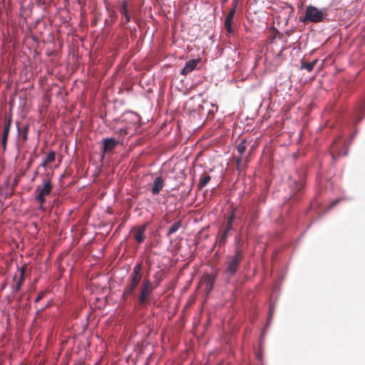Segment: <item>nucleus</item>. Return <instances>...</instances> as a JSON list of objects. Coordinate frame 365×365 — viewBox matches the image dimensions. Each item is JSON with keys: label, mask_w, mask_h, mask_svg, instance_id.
Instances as JSON below:
<instances>
[{"label": "nucleus", "mask_w": 365, "mask_h": 365, "mask_svg": "<svg viewBox=\"0 0 365 365\" xmlns=\"http://www.w3.org/2000/svg\"><path fill=\"white\" fill-rule=\"evenodd\" d=\"M186 112L194 118L197 115L199 118H202L205 115L204 112L203 101L200 98L196 99L191 98L187 103Z\"/></svg>", "instance_id": "39448f33"}, {"label": "nucleus", "mask_w": 365, "mask_h": 365, "mask_svg": "<svg viewBox=\"0 0 365 365\" xmlns=\"http://www.w3.org/2000/svg\"><path fill=\"white\" fill-rule=\"evenodd\" d=\"M142 270V262H137L133 269V272H131V275L133 276H138L142 277L140 272Z\"/></svg>", "instance_id": "412c9836"}, {"label": "nucleus", "mask_w": 365, "mask_h": 365, "mask_svg": "<svg viewBox=\"0 0 365 365\" xmlns=\"http://www.w3.org/2000/svg\"><path fill=\"white\" fill-rule=\"evenodd\" d=\"M22 283H23V281H21V279H19L14 285L11 286V294H16L20 290Z\"/></svg>", "instance_id": "b1692460"}, {"label": "nucleus", "mask_w": 365, "mask_h": 365, "mask_svg": "<svg viewBox=\"0 0 365 365\" xmlns=\"http://www.w3.org/2000/svg\"><path fill=\"white\" fill-rule=\"evenodd\" d=\"M128 4L126 1H123L122 4V7L120 9V12L122 15L125 16L126 22L130 21V16L128 14V11L127 9Z\"/></svg>", "instance_id": "6ab92c4d"}, {"label": "nucleus", "mask_w": 365, "mask_h": 365, "mask_svg": "<svg viewBox=\"0 0 365 365\" xmlns=\"http://www.w3.org/2000/svg\"><path fill=\"white\" fill-rule=\"evenodd\" d=\"M6 287V282H4L1 284L0 289H1V290H2V289H4Z\"/></svg>", "instance_id": "49530a36"}, {"label": "nucleus", "mask_w": 365, "mask_h": 365, "mask_svg": "<svg viewBox=\"0 0 365 365\" xmlns=\"http://www.w3.org/2000/svg\"><path fill=\"white\" fill-rule=\"evenodd\" d=\"M11 118H9L5 120V123L4 124V129H3V133L2 137L8 138L10 128H11Z\"/></svg>", "instance_id": "f3484780"}, {"label": "nucleus", "mask_w": 365, "mask_h": 365, "mask_svg": "<svg viewBox=\"0 0 365 365\" xmlns=\"http://www.w3.org/2000/svg\"><path fill=\"white\" fill-rule=\"evenodd\" d=\"M28 131H29V126L28 125L24 126L23 133H22V138H23L24 141L26 140L28 138Z\"/></svg>", "instance_id": "cd10ccee"}, {"label": "nucleus", "mask_w": 365, "mask_h": 365, "mask_svg": "<svg viewBox=\"0 0 365 365\" xmlns=\"http://www.w3.org/2000/svg\"><path fill=\"white\" fill-rule=\"evenodd\" d=\"M341 200L340 198H337L336 200H334L331 203V205L330 207H332L334 206H335L339 201Z\"/></svg>", "instance_id": "a19ab883"}, {"label": "nucleus", "mask_w": 365, "mask_h": 365, "mask_svg": "<svg viewBox=\"0 0 365 365\" xmlns=\"http://www.w3.org/2000/svg\"><path fill=\"white\" fill-rule=\"evenodd\" d=\"M225 230H227L229 231H231L234 229L233 227V222H227L226 227L225 228Z\"/></svg>", "instance_id": "473e14b6"}, {"label": "nucleus", "mask_w": 365, "mask_h": 365, "mask_svg": "<svg viewBox=\"0 0 365 365\" xmlns=\"http://www.w3.org/2000/svg\"><path fill=\"white\" fill-rule=\"evenodd\" d=\"M247 145L246 141L245 140H242L237 146V153L242 156L245 150H246Z\"/></svg>", "instance_id": "5701e85b"}, {"label": "nucleus", "mask_w": 365, "mask_h": 365, "mask_svg": "<svg viewBox=\"0 0 365 365\" xmlns=\"http://www.w3.org/2000/svg\"><path fill=\"white\" fill-rule=\"evenodd\" d=\"M38 175V170H35V172L34 173V176L31 178V181L34 182L35 180V178L37 177Z\"/></svg>", "instance_id": "79ce46f5"}, {"label": "nucleus", "mask_w": 365, "mask_h": 365, "mask_svg": "<svg viewBox=\"0 0 365 365\" xmlns=\"http://www.w3.org/2000/svg\"><path fill=\"white\" fill-rule=\"evenodd\" d=\"M53 188L51 178L48 173L44 175L41 185H37L35 189V200L39 204L38 209L43 210V204L46 201L45 197L50 195Z\"/></svg>", "instance_id": "f257e3e1"}, {"label": "nucleus", "mask_w": 365, "mask_h": 365, "mask_svg": "<svg viewBox=\"0 0 365 365\" xmlns=\"http://www.w3.org/2000/svg\"><path fill=\"white\" fill-rule=\"evenodd\" d=\"M55 158H56L55 153L53 151H51L47 154V155L44 160H46V162L49 163L53 162L55 160Z\"/></svg>", "instance_id": "bb28decb"}, {"label": "nucleus", "mask_w": 365, "mask_h": 365, "mask_svg": "<svg viewBox=\"0 0 365 365\" xmlns=\"http://www.w3.org/2000/svg\"><path fill=\"white\" fill-rule=\"evenodd\" d=\"M36 4L37 6L42 8L45 5V1L42 0H36Z\"/></svg>", "instance_id": "c9c22d12"}, {"label": "nucleus", "mask_w": 365, "mask_h": 365, "mask_svg": "<svg viewBox=\"0 0 365 365\" xmlns=\"http://www.w3.org/2000/svg\"><path fill=\"white\" fill-rule=\"evenodd\" d=\"M211 177L209 175L203 174L200 176L199 180V183L197 185V187L199 190L202 189L204 187L207 185V184L210 181Z\"/></svg>", "instance_id": "2eb2a0df"}, {"label": "nucleus", "mask_w": 365, "mask_h": 365, "mask_svg": "<svg viewBox=\"0 0 365 365\" xmlns=\"http://www.w3.org/2000/svg\"><path fill=\"white\" fill-rule=\"evenodd\" d=\"M324 16L325 15L324 14L322 10L319 9L312 5H309L306 9L305 15L302 19V21L319 23L323 21Z\"/></svg>", "instance_id": "423d86ee"}, {"label": "nucleus", "mask_w": 365, "mask_h": 365, "mask_svg": "<svg viewBox=\"0 0 365 365\" xmlns=\"http://www.w3.org/2000/svg\"><path fill=\"white\" fill-rule=\"evenodd\" d=\"M102 147L101 150L104 153H108L112 152L115 147L120 144L119 140H117L115 138H103L102 139Z\"/></svg>", "instance_id": "6e6552de"}, {"label": "nucleus", "mask_w": 365, "mask_h": 365, "mask_svg": "<svg viewBox=\"0 0 365 365\" xmlns=\"http://www.w3.org/2000/svg\"><path fill=\"white\" fill-rule=\"evenodd\" d=\"M200 61V60L199 58L192 59L186 61L184 67L180 71V74L185 76L190 73L197 68V66Z\"/></svg>", "instance_id": "1a4fd4ad"}, {"label": "nucleus", "mask_w": 365, "mask_h": 365, "mask_svg": "<svg viewBox=\"0 0 365 365\" xmlns=\"http://www.w3.org/2000/svg\"><path fill=\"white\" fill-rule=\"evenodd\" d=\"M240 240L237 237H235V255L231 257L230 259L227 262V267L225 269V274L229 277H233L237 272L238 267L242 260V251L238 247Z\"/></svg>", "instance_id": "f03ea898"}, {"label": "nucleus", "mask_w": 365, "mask_h": 365, "mask_svg": "<svg viewBox=\"0 0 365 365\" xmlns=\"http://www.w3.org/2000/svg\"><path fill=\"white\" fill-rule=\"evenodd\" d=\"M215 276L212 274H205L204 275L205 287L209 292H210L212 289V287L215 282Z\"/></svg>", "instance_id": "ddd939ff"}, {"label": "nucleus", "mask_w": 365, "mask_h": 365, "mask_svg": "<svg viewBox=\"0 0 365 365\" xmlns=\"http://www.w3.org/2000/svg\"><path fill=\"white\" fill-rule=\"evenodd\" d=\"M235 219V210H232L230 213V216L227 218V222H233Z\"/></svg>", "instance_id": "2f4dec72"}, {"label": "nucleus", "mask_w": 365, "mask_h": 365, "mask_svg": "<svg viewBox=\"0 0 365 365\" xmlns=\"http://www.w3.org/2000/svg\"><path fill=\"white\" fill-rule=\"evenodd\" d=\"M356 133H353L351 136V139L354 138Z\"/></svg>", "instance_id": "09e8293b"}, {"label": "nucleus", "mask_w": 365, "mask_h": 365, "mask_svg": "<svg viewBox=\"0 0 365 365\" xmlns=\"http://www.w3.org/2000/svg\"><path fill=\"white\" fill-rule=\"evenodd\" d=\"M16 126H17V133H18V138L19 137L20 135V128L19 127V123H16Z\"/></svg>", "instance_id": "de8ad7c7"}, {"label": "nucleus", "mask_w": 365, "mask_h": 365, "mask_svg": "<svg viewBox=\"0 0 365 365\" xmlns=\"http://www.w3.org/2000/svg\"><path fill=\"white\" fill-rule=\"evenodd\" d=\"M141 279L142 277L129 275L121 296V299L125 303L131 302V299L135 295V289L140 284Z\"/></svg>", "instance_id": "20e7f679"}, {"label": "nucleus", "mask_w": 365, "mask_h": 365, "mask_svg": "<svg viewBox=\"0 0 365 365\" xmlns=\"http://www.w3.org/2000/svg\"><path fill=\"white\" fill-rule=\"evenodd\" d=\"M154 287L150 280L149 279H143L139 290V294L135 292L131 302H135L139 306L145 305Z\"/></svg>", "instance_id": "7ed1b4c3"}, {"label": "nucleus", "mask_w": 365, "mask_h": 365, "mask_svg": "<svg viewBox=\"0 0 365 365\" xmlns=\"http://www.w3.org/2000/svg\"><path fill=\"white\" fill-rule=\"evenodd\" d=\"M45 295V292L43 291H41L38 294L37 297L35 299L34 302L38 303Z\"/></svg>", "instance_id": "7c9ffc66"}, {"label": "nucleus", "mask_w": 365, "mask_h": 365, "mask_svg": "<svg viewBox=\"0 0 365 365\" xmlns=\"http://www.w3.org/2000/svg\"><path fill=\"white\" fill-rule=\"evenodd\" d=\"M118 133H119L120 135H126L127 132H126V128L125 127H123V128H120L118 130Z\"/></svg>", "instance_id": "e433bc0d"}, {"label": "nucleus", "mask_w": 365, "mask_h": 365, "mask_svg": "<svg viewBox=\"0 0 365 365\" xmlns=\"http://www.w3.org/2000/svg\"><path fill=\"white\" fill-rule=\"evenodd\" d=\"M272 314H271V313H269L268 314V317H267V327L269 326L271 320H272Z\"/></svg>", "instance_id": "ea45409f"}, {"label": "nucleus", "mask_w": 365, "mask_h": 365, "mask_svg": "<svg viewBox=\"0 0 365 365\" xmlns=\"http://www.w3.org/2000/svg\"><path fill=\"white\" fill-rule=\"evenodd\" d=\"M7 140H8V138L1 136V145H2L4 151H5L6 150Z\"/></svg>", "instance_id": "c85d7f7f"}, {"label": "nucleus", "mask_w": 365, "mask_h": 365, "mask_svg": "<svg viewBox=\"0 0 365 365\" xmlns=\"http://www.w3.org/2000/svg\"><path fill=\"white\" fill-rule=\"evenodd\" d=\"M230 231L225 229L222 231V234L218 238V243L220 247L223 246L226 243L227 237L230 235Z\"/></svg>", "instance_id": "dca6fc26"}, {"label": "nucleus", "mask_w": 365, "mask_h": 365, "mask_svg": "<svg viewBox=\"0 0 365 365\" xmlns=\"http://www.w3.org/2000/svg\"><path fill=\"white\" fill-rule=\"evenodd\" d=\"M237 6V1L235 0L233 1V7L229 11V13L227 14V17L230 18V19H234L235 14L236 13Z\"/></svg>", "instance_id": "a878e982"}, {"label": "nucleus", "mask_w": 365, "mask_h": 365, "mask_svg": "<svg viewBox=\"0 0 365 365\" xmlns=\"http://www.w3.org/2000/svg\"><path fill=\"white\" fill-rule=\"evenodd\" d=\"M317 62H318V59H314L312 61L308 62L305 59L303 58L301 60L299 69L300 70L305 69L308 72H311L312 71H313V69H314V66H316V64L317 63Z\"/></svg>", "instance_id": "f8f14e48"}, {"label": "nucleus", "mask_w": 365, "mask_h": 365, "mask_svg": "<svg viewBox=\"0 0 365 365\" xmlns=\"http://www.w3.org/2000/svg\"><path fill=\"white\" fill-rule=\"evenodd\" d=\"M365 109V99L361 100L357 105L354 115V120L355 123H359L362 119L363 116L361 113Z\"/></svg>", "instance_id": "9d476101"}, {"label": "nucleus", "mask_w": 365, "mask_h": 365, "mask_svg": "<svg viewBox=\"0 0 365 365\" xmlns=\"http://www.w3.org/2000/svg\"><path fill=\"white\" fill-rule=\"evenodd\" d=\"M274 309V304L271 302L269 306V313L273 314Z\"/></svg>", "instance_id": "58836bf2"}, {"label": "nucleus", "mask_w": 365, "mask_h": 365, "mask_svg": "<svg viewBox=\"0 0 365 365\" xmlns=\"http://www.w3.org/2000/svg\"><path fill=\"white\" fill-rule=\"evenodd\" d=\"M15 297H16V294H12L11 293V294L8 295L6 298L8 302L11 303L15 299Z\"/></svg>", "instance_id": "f704fd0d"}, {"label": "nucleus", "mask_w": 365, "mask_h": 365, "mask_svg": "<svg viewBox=\"0 0 365 365\" xmlns=\"http://www.w3.org/2000/svg\"><path fill=\"white\" fill-rule=\"evenodd\" d=\"M13 194H14L13 190L9 188V183H7L6 187L4 189V190L1 192L0 196L4 200H6V199L11 197L13 195Z\"/></svg>", "instance_id": "a211bd4d"}, {"label": "nucleus", "mask_w": 365, "mask_h": 365, "mask_svg": "<svg viewBox=\"0 0 365 365\" xmlns=\"http://www.w3.org/2000/svg\"><path fill=\"white\" fill-rule=\"evenodd\" d=\"M164 186V182L161 176L155 178L153 181L151 192L153 195H158Z\"/></svg>", "instance_id": "9b49d317"}, {"label": "nucleus", "mask_w": 365, "mask_h": 365, "mask_svg": "<svg viewBox=\"0 0 365 365\" xmlns=\"http://www.w3.org/2000/svg\"><path fill=\"white\" fill-rule=\"evenodd\" d=\"M233 19L225 17V29L229 33L231 34L233 31L232 29Z\"/></svg>", "instance_id": "4be33fe9"}, {"label": "nucleus", "mask_w": 365, "mask_h": 365, "mask_svg": "<svg viewBox=\"0 0 365 365\" xmlns=\"http://www.w3.org/2000/svg\"><path fill=\"white\" fill-rule=\"evenodd\" d=\"M305 185L304 178L302 176L297 175L292 177L289 179V187L293 194H296L301 191Z\"/></svg>", "instance_id": "0eeeda50"}, {"label": "nucleus", "mask_w": 365, "mask_h": 365, "mask_svg": "<svg viewBox=\"0 0 365 365\" xmlns=\"http://www.w3.org/2000/svg\"><path fill=\"white\" fill-rule=\"evenodd\" d=\"M181 226V221L175 222L172 225V226L168 229L167 236H170L172 234L176 232Z\"/></svg>", "instance_id": "aec40b11"}, {"label": "nucleus", "mask_w": 365, "mask_h": 365, "mask_svg": "<svg viewBox=\"0 0 365 365\" xmlns=\"http://www.w3.org/2000/svg\"><path fill=\"white\" fill-rule=\"evenodd\" d=\"M130 113H132L135 115V120H136V121L139 120L140 117L138 115H137L136 113H134L133 112H130Z\"/></svg>", "instance_id": "c03bdc74"}, {"label": "nucleus", "mask_w": 365, "mask_h": 365, "mask_svg": "<svg viewBox=\"0 0 365 365\" xmlns=\"http://www.w3.org/2000/svg\"><path fill=\"white\" fill-rule=\"evenodd\" d=\"M24 273H25V267H21L20 269V277H19V279H21V281L24 280Z\"/></svg>", "instance_id": "72a5a7b5"}, {"label": "nucleus", "mask_w": 365, "mask_h": 365, "mask_svg": "<svg viewBox=\"0 0 365 365\" xmlns=\"http://www.w3.org/2000/svg\"><path fill=\"white\" fill-rule=\"evenodd\" d=\"M47 163H47V162H46V160H43V162L41 163L40 166H41V167H43V168H46V164H47Z\"/></svg>", "instance_id": "a18cd8bd"}, {"label": "nucleus", "mask_w": 365, "mask_h": 365, "mask_svg": "<svg viewBox=\"0 0 365 365\" xmlns=\"http://www.w3.org/2000/svg\"><path fill=\"white\" fill-rule=\"evenodd\" d=\"M266 334V329H264L262 331V336H261V338H260V341H259V346H262V344L263 342V340H264V336Z\"/></svg>", "instance_id": "4c0bfd02"}, {"label": "nucleus", "mask_w": 365, "mask_h": 365, "mask_svg": "<svg viewBox=\"0 0 365 365\" xmlns=\"http://www.w3.org/2000/svg\"><path fill=\"white\" fill-rule=\"evenodd\" d=\"M147 228V225H143L141 227L138 228V232L134 236L135 240L138 242H143L145 239V235H144V232Z\"/></svg>", "instance_id": "4468645a"}, {"label": "nucleus", "mask_w": 365, "mask_h": 365, "mask_svg": "<svg viewBox=\"0 0 365 365\" xmlns=\"http://www.w3.org/2000/svg\"><path fill=\"white\" fill-rule=\"evenodd\" d=\"M237 6V1L235 0L233 1V7L229 11V13L227 14V17L230 18V19H234L235 14L236 13Z\"/></svg>", "instance_id": "393cba45"}, {"label": "nucleus", "mask_w": 365, "mask_h": 365, "mask_svg": "<svg viewBox=\"0 0 365 365\" xmlns=\"http://www.w3.org/2000/svg\"><path fill=\"white\" fill-rule=\"evenodd\" d=\"M256 359L259 361H262L263 352H262V350L261 349L256 353Z\"/></svg>", "instance_id": "c756f323"}, {"label": "nucleus", "mask_w": 365, "mask_h": 365, "mask_svg": "<svg viewBox=\"0 0 365 365\" xmlns=\"http://www.w3.org/2000/svg\"><path fill=\"white\" fill-rule=\"evenodd\" d=\"M48 307V304H46L44 307H42V308H41V309H38V310L36 311V315H37V314H38L41 311H43V310L46 307Z\"/></svg>", "instance_id": "37998d69"}]
</instances>
